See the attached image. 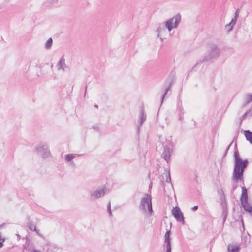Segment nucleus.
Returning <instances> with one entry per match:
<instances>
[{"label": "nucleus", "mask_w": 252, "mask_h": 252, "mask_svg": "<svg viewBox=\"0 0 252 252\" xmlns=\"http://www.w3.org/2000/svg\"><path fill=\"white\" fill-rule=\"evenodd\" d=\"M52 43H53V40H52V38H49L45 43V48L46 49H50L52 45Z\"/></svg>", "instance_id": "obj_21"}, {"label": "nucleus", "mask_w": 252, "mask_h": 252, "mask_svg": "<svg viewBox=\"0 0 252 252\" xmlns=\"http://www.w3.org/2000/svg\"><path fill=\"white\" fill-rule=\"evenodd\" d=\"M70 164H71L72 166H75V163H74V162H71V163H70Z\"/></svg>", "instance_id": "obj_36"}, {"label": "nucleus", "mask_w": 252, "mask_h": 252, "mask_svg": "<svg viewBox=\"0 0 252 252\" xmlns=\"http://www.w3.org/2000/svg\"><path fill=\"white\" fill-rule=\"evenodd\" d=\"M234 167L233 172L232 180L233 184L231 193H233L238 187L237 183L239 181L243 182V174L245 169L248 166L249 161L248 159L243 160L240 157L239 151L237 148V145H235L234 152Z\"/></svg>", "instance_id": "obj_1"}, {"label": "nucleus", "mask_w": 252, "mask_h": 252, "mask_svg": "<svg viewBox=\"0 0 252 252\" xmlns=\"http://www.w3.org/2000/svg\"><path fill=\"white\" fill-rule=\"evenodd\" d=\"M235 21H236V20H235L234 22V19H232V21L230 22L229 24L230 25L233 22H234L233 24H234L235 23Z\"/></svg>", "instance_id": "obj_34"}, {"label": "nucleus", "mask_w": 252, "mask_h": 252, "mask_svg": "<svg viewBox=\"0 0 252 252\" xmlns=\"http://www.w3.org/2000/svg\"><path fill=\"white\" fill-rule=\"evenodd\" d=\"M107 210H108V212L109 216H111L112 214V212H111V210L110 202H109L108 203V205H107Z\"/></svg>", "instance_id": "obj_27"}, {"label": "nucleus", "mask_w": 252, "mask_h": 252, "mask_svg": "<svg viewBox=\"0 0 252 252\" xmlns=\"http://www.w3.org/2000/svg\"><path fill=\"white\" fill-rule=\"evenodd\" d=\"M222 192V195L220 196L221 205L222 208V216H227L228 215L227 204L225 197L223 191Z\"/></svg>", "instance_id": "obj_9"}, {"label": "nucleus", "mask_w": 252, "mask_h": 252, "mask_svg": "<svg viewBox=\"0 0 252 252\" xmlns=\"http://www.w3.org/2000/svg\"><path fill=\"white\" fill-rule=\"evenodd\" d=\"M163 147L164 150L161 157L168 163L170 160L171 155L173 152L172 143L169 141L165 145H163Z\"/></svg>", "instance_id": "obj_5"}, {"label": "nucleus", "mask_w": 252, "mask_h": 252, "mask_svg": "<svg viewBox=\"0 0 252 252\" xmlns=\"http://www.w3.org/2000/svg\"><path fill=\"white\" fill-rule=\"evenodd\" d=\"M181 20V16L180 14H177L172 18L168 19L165 22V27L169 32H170L173 29L176 28L180 23Z\"/></svg>", "instance_id": "obj_4"}, {"label": "nucleus", "mask_w": 252, "mask_h": 252, "mask_svg": "<svg viewBox=\"0 0 252 252\" xmlns=\"http://www.w3.org/2000/svg\"><path fill=\"white\" fill-rule=\"evenodd\" d=\"M171 231L170 230H167L165 234L164 235V242L165 243V248H171Z\"/></svg>", "instance_id": "obj_11"}, {"label": "nucleus", "mask_w": 252, "mask_h": 252, "mask_svg": "<svg viewBox=\"0 0 252 252\" xmlns=\"http://www.w3.org/2000/svg\"><path fill=\"white\" fill-rule=\"evenodd\" d=\"M220 55V50L215 44H210L207 53L204 56L202 62H210L218 58Z\"/></svg>", "instance_id": "obj_3"}, {"label": "nucleus", "mask_w": 252, "mask_h": 252, "mask_svg": "<svg viewBox=\"0 0 252 252\" xmlns=\"http://www.w3.org/2000/svg\"><path fill=\"white\" fill-rule=\"evenodd\" d=\"M165 252H171V248H166Z\"/></svg>", "instance_id": "obj_30"}, {"label": "nucleus", "mask_w": 252, "mask_h": 252, "mask_svg": "<svg viewBox=\"0 0 252 252\" xmlns=\"http://www.w3.org/2000/svg\"><path fill=\"white\" fill-rule=\"evenodd\" d=\"M241 189L242 193L240 197V202H242L244 201H248L247 189L244 186L241 187Z\"/></svg>", "instance_id": "obj_13"}, {"label": "nucleus", "mask_w": 252, "mask_h": 252, "mask_svg": "<svg viewBox=\"0 0 252 252\" xmlns=\"http://www.w3.org/2000/svg\"><path fill=\"white\" fill-rule=\"evenodd\" d=\"M35 150L43 158L48 157L51 155L48 146L46 144H39L35 147Z\"/></svg>", "instance_id": "obj_6"}, {"label": "nucleus", "mask_w": 252, "mask_h": 252, "mask_svg": "<svg viewBox=\"0 0 252 252\" xmlns=\"http://www.w3.org/2000/svg\"><path fill=\"white\" fill-rule=\"evenodd\" d=\"M252 101V94H247L246 95V103L248 104Z\"/></svg>", "instance_id": "obj_23"}, {"label": "nucleus", "mask_w": 252, "mask_h": 252, "mask_svg": "<svg viewBox=\"0 0 252 252\" xmlns=\"http://www.w3.org/2000/svg\"><path fill=\"white\" fill-rule=\"evenodd\" d=\"M31 252H41V251L40 250L33 249L31 251Z\"/></svg>", "instance_id": "obj_29"}, {"label": "nucleus", "mask_w": 252, "mask_h": 252, "mask_svg": "<svg viewBox=\"0 0 252 252\" xmlns=\"http://www.w3.org/2000/svg\"><path fill=\"white\" fill-rule=\"evenodd\" d=\"M17 238L18 239H19L20 238V236L19 234H17Z\"/></svg>", "instance_id": "obj_37"}, {"label": "nucleus", "mask_w": 252, "mask_h": 252, "mask_svg": "<svg viewBox=\"0 0 252 252\" xmlns=\"http://www.w3.org/2000/svg\"><path fill=\"white\" fill-rule=\"evenodd\" d=\"M76 154H69L65 156V160L67 162L70 161L72 159L75 158Z\"/></svg>", "instance_id": "obj_19"}, {"label": "nucleus", "mask_w": 252, "mask_h": 252, "mask_svg": "<svg viewBox=\"0 0 252 252\" xmlns=\"http://www.w3.org/2000/svg\"><path fill=\"white\" fill-rule=\"evenodd\" d=\"M139 208L143 212L148 211L149 216L152 215L153 210L152 208V197L150 195L147 193L144 195L141 200Z\"/></svg>", "instance_id": "obj_2"}, {"label": "nucleus", "mask_w": 252, "mask_h": 252, "mask_svg": "<svg viewBox=\"0 0 252 252\" xmlns=\"http://www.w3.org/2000/svg\"><path fill=\"white\" fill-rule=\"evenodd\" d=\"M233 141H234V140L230 143V144L226 148V150L225 151V152H224V153L223 154V156L224 157H225L227 155V152H228V150H229L231 145H232V143L233 142Z\"/></svg>", "instance_id": "obj_26"}, {"label": "nucleus", "mask_w": 252, "mask_h": 252, "mask_svg": "<svg viewBox=\"0 0 252 252\" xmlns=\"http://www.w3.org/2000/svg\"><path fill=\"white\" fill-rule=\"evenodd\" d=\"M221 190H222V191H223V190H222V189H219V190H218V193H219L220 194V197L222 195V192H221Z\"/></svg>", "instance_id": "obj_31"}, {"label": "nucleus", "mask_w": 252, "mask_h": 252, "mask_svg": "<svg viewBox=\"0 0 252 252\" xmlns=\"http://www.w3.org/2000/svg\"><path fill=\"white\" fill-rule=\"evenodd\" d=\"M58 0H50L49 3L47 4L48 6H53L57 4Z\"/></svg>", "instance_id": "obj_24"}, {"label": "nucleus", "mask_w": 252, "mask_h": 252, "mask_svg": "<svg viewBox=\"0 0 252 252\" xmlns=\"http://www.w3.org/2000/svg\"><path fill=\"white\" fill-rule=\"evenodd\" d=\"M146 119V115L144 112L143 109L140 110V114L139 115V126L138 127V131L140 129V126L143 124Z\"/></svg>", "instance_id": "obj_14"}, {"label": "nucleus", "mask_w": 252, "mask_h": 252, "mask_svg": "<svg viewBox=\"0 0 252 252\" xmlns=\"http://www.w3.org/2000/svg\"><path fill=\"white\" fill-rule=\"evenodd\" d=\"M237 15V11H236V13H235V15L236 16Z\"/></svg>", "instance_id": "obj_40"}, {"label": "nucleus", "mask_w": 252, "mask_h": 252, "mask_svg": "<svg viewBox=\"0 0 252 252\" xmlns=\"http://www.w3.org/2000/svg\"><path fill=\"white\" fill-rule=\"evenodd\" d=\"M241 205L243 207L245 211L250 213L252 212V206L249 205L248 201L241 202Z\"/></svg>", "instance_id": "obj_15"}, {"label": "nucleus", "mask_w": 252, "mask_h": 252, "mask_svg": "<svg viewBox=\"0 0 252 252\" xmlns=\"http://www.w3.org/2000/svg\"><path fill=\"white\" fill-rule=\"evenodd\" d=\"M198 206L197 205H196V206L193 207L191 208V210L193 211H195L196 210H197L198 209Z\"/></svg>", "instance_id": "obj_28"}, {"label": "nucleus", "mask_w": 252, "mask_h": 252, "mask_svg": "<svg viewBox=\"0 0 252 252\" xmlns=\"http://www.w3.org/2000/svg\"><path fill=\"white\" fill-rule=\"evenodd\" d=\"M180 111H182V108L180 107Z\"/></svg>", "instance_id": "obj_41"}, {"label": "nucleus", "mask_w": 252, "mask_h": 252, "mask_svg": "<svg viewBox=\"0 0 252 252\" xmlns=\"http://www.w3.org/2000/svg\"><path fill=\"white\" fill-rule=\"evenodd\" d=\"M94 107L96 108H98V105H94Z\"/></svg>", "instance_id": "obj_38"}, {"label": "nucleus", "mask_w": 252, "mask_h": 252, "mask_svg": "<svg viewBox=\"0 0 252 252\" xmlns=\"http://www.w3.org/2000/svg\"><path fill=\"white\" fill-rule=\"evenodd\" d=\"M171 83L169 84V85L166 88L165 90V92L164 93H163V94H162V100H161V103H162L163 101V99L164 98V97L166 95V94H167V92L168 91H169V90L170 89V87H171Z\"/></svg>", "instance_id": "obj_22"}, {"label": "nucleus", "mask_w": 252, "mask_h": 252, "mask_svg": "<svg viewBox=\"0 0 252 252\" xmlns=\"http://www.w3.org/2000/svg\"><path fill=\"white\" fill-rule=\"evenodd\" d=\"M172 213L178 222L184 223V217L179 207H174L172 210Z\"/></svg>", "instance_id": "obj_7"}, {"label": "nucleus", "mask_w": 252, "mask_h": 252, "mask_svg": "<svg viewBox=\"0 0 252 252\" xmlns=\"http://www.w3.org/2000/svg\"><path fill=\"white\" fill-rule=\"evenodd\" d=\"M244 134L246 140L249 141L251 144H252V132L249 130H246L244 131Z\"/></svg>", "instance_id": "obj_17"}, {"label": "nucleus", "mask_w": 252, "mask_h": 252, "mask_svg": "<svg viewBox=\"0 0 252 252\" xmlns=\"http://www.w3.org/2000/svg\"><path fill=\"white\" fill-rule=\"evenodd\" d=\"M105 193V189H96L90 193V200H94L98 199L101 196L104 195Z\"/></svg>", "instance_id": "obj_8"}, {"label": "nucleus", "mask_w": 252, "mask_h": 252, "mask_svg": "<svg viewBox=\"0 0 252 252\" xmlns=\"http://www.w3.org/2000/svg\"><path fill=\"white\" fill-rule=\"evenodd\" d=\"M27 225L29 229L31 231L37 232V229H36V226L32 222H28Z\"/></svg>", "instance_id": "obj_20"}, {"label": "nucleus", "mask_w": 252, "mask_h": 252, "mask_svg": "<svg viewBox=\"0 0 252 252\" xmlns=\"http://www.w3.org/2000/svg\"><path fill=\"white\" fill-rule=\"evenodd\" d=\"M165 24H160L157 29V37L160 38L161 40H163V39L160 36L164 33L166 32Z\"/></svg>", "instance_id": "obj_10"}, {"label": "nucleus", "mask_w": 252, "mask_h": 252, "mask_svg": "<svg viewBox=\"0 0 252 252\" xmlns=\"http://www.w3.org/2000/svg\"><path fill=\"white\" fill-rule=\"evenodd\" d=\"M228 252H239L240 246L236 245H229L228 246Z\"/></svg>", "instance_id": "obj_16"}, {"label": "nucleus", "mask_w": 252, "mask_h": 252, "mask_svg": "<svg viewBox=\"0 0 252 252\" xmlns=\"http://www.w3.org/2000/svg\"><path fill=\"white\" fill-rule=\"evenodd\" d=\"M164 173L166 174V182L167 183H171V177L170 174V171L168 169H165L164 170Z\"/></svg>", "instance_id": "obj_18"}, {"label": "nucleus", "mask_w": 252, "mask_h": 252, "mask_svg": "<svg viewBox=\"0 0 252 252\" xmlns=\"http://www.w3.org/2000/svg\"><path fill=\"white\" fill-rule=\"evenodd\" d=\"M222 217H223V222L224 223V222L226 220L227 216H222Z\"/></svg>", "instance_id": "obj_32"}, {"label": "nucleus", "mask_w": 252, "mask_h": 252, "mask_svg": "<svg viewBox=\"0 0 252 252\" xmlns=\"http://www.w3.org/2000/svg\"><path fill=\"white\" fill-rule=\"evenodd\" d=\"M86 89H87V86L85 87V94H86Z\"/></svg>", "instance_id": "obj_39"}, {"label": "nucleus", "mask_w": 252, "mask_h": 252, "mask_svg": "<svg viewBox=\"0 0 252 252\" xmlns=\"http://www.w3.org/2000/svg\"><path fill=\"white\" fill-rule=\"evenodd\" d=\"M249 110H252L251 112L248 114V116H249L250 117H252V108L250 109Z\"/></svg>", "instance_id": "obj_33"}, {"label": "nucleus", "mask_w": 252, "mask_h": 252, "mask_svg": "<svg viewBox=\"0 0 252 252\" xmlns=\"http://www.w3.org/2000/svg\"><path fill=\"white\" fill-rule=\"evenodd\" d=\"M67 67L65 63V59L63 57H62L57 64L58 70H62L64 71Z\"/></svg>", "instance_id": "obj_12"}, {"label": "nucleus", "mask_w": 252, "mask_h": 252, "mask_svg": "<svg viewBox=\"0 0 252 252\" xmlns=\"http://www.w3.org/2000/svg\"><path fill=\"white\" fill-rule=\"evenodd\" d=\"M252 110H248L241 118H240V121L241 123L243 121V119H244L247 116H248V114H249Z\"/></svg>", "instance_id": "obj_25"}, {"label": "nucleus", "mask_w": 252, "mask_h": 252, "mask_svg": "<svg viewBox=\"0 0 252 252\" xmlns=\"http://www.w3.org/2000/svg\"><path fill=\"white\" fill-rule=\"evenodd\" d=\"M1 227V226H0V227Z\"/></svg>", "instance_id": "obj_42"}, {"label": "nucleus", "mask_w": 252, "mask_h": 252, "mask_svg": "<svg viewBox=\"0 0 252 252\" xmlns=\"http://www.w3.org/2000/svg\"><path fill=\"white\" fill-rule=\"evenodd\" d=\"M36 232L39 236H41V235L39 233V230H37V232Z\"/></svg>", "instance_id": "obj_35"}]
</instances>
